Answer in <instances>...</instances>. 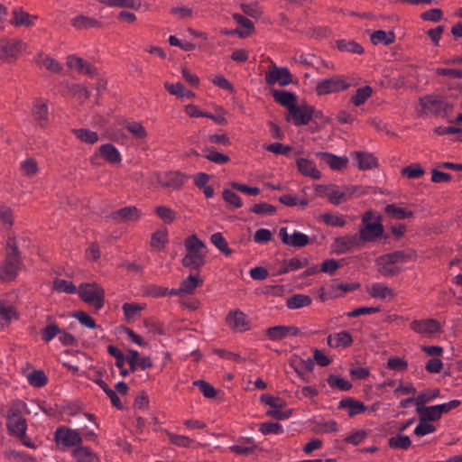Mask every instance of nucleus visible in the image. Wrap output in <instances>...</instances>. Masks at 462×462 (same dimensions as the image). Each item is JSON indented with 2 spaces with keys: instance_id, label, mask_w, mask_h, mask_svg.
<instances>
[{
  "instance_id": "c9c22d12",
  "label": "nucleus",
  "mask_w": 462,
  "mask_h": 462,
  "mask_svg": "<svg viewBox=\"0 0 462 462\" xmlns=\"http://www.w3.org/2000/svg\"><path fill=\"white\" fill-rule=\"evenodd\" d=\"M384 213L392 218L394 219H405L413 217V212L411 210H406L405 208L397 207L394 204H388L384 208Z\"/></svg>"
},
{
  "instance_id": "f257e3e1",
  "label": "nucleus",
  "mask_w": 462,
  "mask_h": 462,
  "mask_svg": "<svg viewBox=\"0 0 462 462\" xmlns=\"http://www.w3.org/2000/svg\"><path fill=\"white\" fill-rule=\"evenodd\" d=\"M23 267L21 252L14 236H8L5 246V258L0 264V280L10 282L16 278Z\"/></svg>"
},
{
  "instance_id": "2eb2a0df",
  "label": "nucleus",
  "mask_w": 462,
  "mask_h": 462,
  "mask_svg": "<svg viewBox=\"0 0 462 462\" xmlns=\"http://www.w3.org/2000/svg\"><path fill=\"white\" fill-rule=\"evenodd\" d=\"M187 177L180 171H168L157 177L158 183L166 189H180Z\"/></svg>"
},
{
  "instance_id": "ddd939ff",
  "label": "nucleus",
  "mask_w": 462,
  "mask_h": 462,
  "mask_svg": "<svg viewBox=\"0 0 462 462\" xmlns=\"http://www.w3.org/2000/svg\"><path fill=\"white\" fill-rule=\"evenodd\" d=\"M140 217V211L134 206H129L116 210L106 217L107 220L115 224L135 221Z\"/></svg>"
},
{
  "instance_id": "f3484780",
  "label": "nucleus",
  "mask_w": 462,
  "mask_h": 462,
  "mask_svg": "<svg viewBox=\"0 0 462 462\" xmlns=\"http://www.w3.org/2000/svg\"><path fill=\"white\" fill-rule=\"evenodd\" d=\"M453 406H417L420 420L427 422L440 419L443 413H447Z\"/></svg>"
},
{
  "instance_id": "603ef678",
  "label": "nucleus",
  "mask_w": 462,
  "mask_h": 462,
  "mask_svg": "<svg viewBox=\"0 0 462 462\" xmlns=\"http://www.w3.org/2000/svg\"><path fill=\"white\" fill-rule=\"evenodd\" d=\"M256 448V444L251 439H248L244 443L231 446L229 449L238 455H247Z\"/></svg>"
},
{
  "instance_id": "3c124183",
  "label": "nucleus",
  "mask_w": 462,
  "mask_h": 462,
  "mask_svg": "<svg viewBox=\"0 0 462 462\" xmlns=\"http://www.w3.org/2000/svg\"><path fill=\"white\" fill-rule=\"evenodd\" d=\"M145 305L139 303H125L122 306L126 320H131L140 314L144 310Z\"/></svg>"
},
{
  "instance_id": "a878e982",
  "label": "nucleus",
  "mask_w": 462,
  "mask_h": 462,
  "mask_svg": "<svg viewBox=\"0 0 462 462\" xmlns=\"http://www.w3.org/2000/svg\"><path fill=\"white\" fill-rule=\"evenodd\" d=\"M70 24L77 30H88L92 28H101L103 23L89 16L78 15L71 19Z\"/></svg>"
},
{
  "instance_id": "774afa93",
  "label": "nucleus",
  "mask_w": 462,
  "mask_h": 462,
  "mask_svg": "<svg viewBox=\"0 0 462 462\" xmlns=\"http://www.w3.org/2000/svg\"><path fill=\"white\" fill-rule=\"evenodd\" d=\"M59 333H60V328L56 324H50L42 329V339L48 343L59 335Z\"/></svg>"
},
{
  "instance_id": "de8ad7c7",
  "label": "nucleus",
  "mask_w": 462,
  "mask_h": 462,
  "mask_svg": "<svg viewBox=\"0 0 462 462\" xmlns=\"http://www.w3.org/2000/svg\"><path fill=\"white\" fill-rule=\"evenodd\" d=\"M327 382L328 385L333 389L348 391L352 388V383L349 381L335 374L328 375Z\"/></svg>"
},
{
  "instance_id": "6ab92c4d",
  "label": "nucleus",
  "mask_w": 462,
  "mask_h": 462,
  "mask_svg": "<svg viewBox=\"0 0 462 462\" xmlns=\"http://www.w3.org/2000/svg\"><path fill=\"white\" fill-rule=\"evenodd\" d=\"M440 324L434 319H426L420 320H413L411 323V328L419 334L430 336L440 330Z\"/></svg>"
},
{
  "instance_id": "7c9ffc66",
  "label": "nucleus",
  "mask_w": 462,
  "mask_h": 462,
  "mask_svg": "<svg viewBox=\"0 0 462 462\" xmlns=\"http://www.w3.org/2000/svg\"><path fill=\"white\" fill-rule=\"evenodd\" d=\"M353 155L356 156L358 162V168L360 170L365 171L376 168L378 166L377 159L372 153L365 152H355Z\"/></svg>"
},
{
  "instance_id": "423d86ee",
  "label": "nucleus",
  "mask_w": 462,
  "mask_h": 462,
  "mask_svg": "<svg viewBox=\"0 0 462 462\" xmlns=\"http://www.w3.org/2000/svg\"><path fill=\"white\" fill-rule=\"evenodd\" d=\"M24 49L25 44L20 39L2 38L0 39V60L3 62L12 63L18 59Z\"/></svg>"
},
{
  "instance_id": "7ed1b4c3",
  "label": "nucleus",
  "mask_w": 462,
  "mask_h": 462,
  "mask_svg": "<svg viewBox=\"0 0 462 462\" xmlns=\"http://www.w3.org/2000/svg\"><path fill=\"white\" fill-rule=\"evenodd\" d=\"M420 105L423 115H433L442 118L450 119L454 106L445 97L438 95H427L420 97Z\"/></svg>"
},
{
  "instance_id": "49530a36",
  "label": "nucleus",
  "mask_w": 462,
  "mask_h": 462,
  "mask_svg": "<svg viewBox=\"0 0 462 462\" xmlns=\"http://www.w3.org/2000/svg\"><path fill=\"white\" fill-rule=\"evenodd\" d=\"M337 47L341 51H347L356 54H362L364 48L354 41L338 40L337 42Z\"/></svg>"
},
{
  "instance_id": "4468645a",
  "label": "nucleus",
  "mask_w": 462,
  "mask_h": 462,
  "mask_svg": "<svg viewBox=\"0 0 462 462\" xmlns=\"http://www.w3.org/2000/svg\"><path fill=\"white\" fill-rule=\"evenodd\" d=\"M375 263L378 272L383 277H393L399 274L402 268L393 261L390 254H383L376 258Z\"/></svg>"
},
{
  "instance_id": "5fc2aeb1",
  "label": "nucleus",
  "mask_w": 462,
  "mask_h": 462,
  "mask_svg": "<svg viewBox=\"0 0 462 462\" xmlns=\"http://www.w3.org/2000/svg\"><path fill=\"white\" fill-rule=\"evenodd\" d=\"M27 380L34 387H42L47 383V376L42 370H34L27 375Z\"/></svg>"
},
{
  "instance_id": "a211bd4d",
  "label": "nucleus",
  "mask_w": 462,
  "mask_h": 462,
  "mask_svg": "<svg viewBox=\"0 0 462 462\" xmlns=\"http://www.w3.org/2000/svg\"><path fill=\"white\" fill-rule=\"evenodd\" d=\"M66 64L68 67L76 69L79 73L83 75L94 77L97 74V69L94 65L75 55L68 56Z\"/></svg>"
},
{
  "instance_id": "4be33fe9",
  "label": "nucleus",
  "mask_w": 462,
  "mask_h": 462,
  "mask_svg": "<svg viewBox=\"0 0 462 462\" xmlns=\"http://www.w3.org/2000/svg\"><path fill=\"white\" fill-rule=\"evenodd\" d=\"M99 155L108 163L120 164L122 156L118 149L112 143H105L98 148Z\"/></svg>"
},
{
  "instance_id": "6e6552de",
  "label": "nucleus",
  "mask_w": 462,
  "mask_h": 462,
  "mask_svg": "<svg viewBox=\"0 0 462 462\" xmlns=\"http://www.w3.org/2000/svg\"><path fill=\"white\" fill-rule=\"evenodd\" d=\"M364 245L358 234H348L337 236L334 239L331 248L337 254H349L355 249L362 248Z\"/></svg>"
},
{
  "instance_id": "9d476101",
  "label": "nucleus",
  "mask_w": 462,
  "mask_h": 462,
  "mask_svg": "<svg viewBox=\"0 0 462 462\" xmlns=\"http://www.w3.org/2000/svg\"><path fill=\"white\" fill-rule=\"evenodd\" d=\"M315 109L312 106L304 104L297 106V104L289 111L286 117L287 121L292 120L297 126L308 125L314 116Z\"/></svg>"
},
{
  "instance_id": "dca6fc26",
  "label": "nucleus",
  "mask_w": 462,
  "mask_h": 462,
  "mask_svg": "<svg viewBox=\"0 0 462 462\" xmlns=\"http://www.w3.org/2000/svg\"><path fill=\"white\" fill-rule=\"evenodd\" d=\"M55 440L59 445L69 448L79 446L82 442V438L77 430L60 428L55 432Z\"/></svg>"
},
{
  "instance_id": "e2e57ef3",
  "label": "nucleus",
  "mask_w": 462,
  "mask_h": 462,
  "mask_svg": "<svg viewBox=\"0 0 462 462\" xmlns=\"http://www.w3.org/2000/svg\"><path fill=\"white\" fill-rule=\"evenodd\" d=\"M167 436L171 441V443L181 447V448H189L193 443L192 439L184 435H179L171 432H168Z\"/></svg>"
},
{
  "instance_id": "1a4fd4ad",
  "label": "nucleus",
  "mask_w": 462,
  "mask_h": 462,
  "mask_svg": "<svg viewBox=\"0 0 462 462\" xmlns=\"http://www.w3.org/2000/svg\"><path fill=\"white\" fill-rule=\"evenodd\" d=\"M264 79L270 86L278 83L281 87H285L293 83V76L288 68L277 67L273 63L269 67V70L265 74Z\"/></svg>"
},
{
  "instance_id": "69168bd1",
  "label": "nucleus",
  "mask_w": 462,
  "mask_h": 462,
  "mask_svg": "<svg viewBox=\"0 0 462 462\" xmlns=\"http://www.w3.org/2000/svg\"><path fill=\"white\" fill-rule=\"evenodd\" d=\"M125 129L136 138L143 139L147 136L145 128L139 122L127 123Z\"/></svg>"
},
{
  "instance_id": "58836bf2",
  "label": "nucleus",
  "mask_w": 462,
  "mask_h": 462,
  "mask_svg": "<svg viewBox=\"0 0 462 462\" xmlns=\"http://www.w3.org/2000/svg\"><path fill=\"white\" fill-rule=\"evenodd\" d=\"M75 136L83 143L94 144L97 143L99 137L97 132L87 128L72 129Z\"/></svg>"
},
{
  "instance_id": "6e6d98bb",
  "label": "nucleus",
  "mask_w": 462,
  "mask_h": 462,
  "mask_svg": "<svg viewBox=\"0 0 462 462\" xmlns=\"http://www.w3.org/2000/svg\"><path fill=\"white\" fill-rule=\"evenodd\" d=\"M53 289L58 292H66L73 294L78 291L77 287L69 281L56 279L53 282Z\"/></svg>"
},
{
  "instance_id": "09e8293b",
  "label": "nucleus",
  "mask_w": 462,
  "mask_h": 462,
  "mask_svg": "<svg viewBox=\"0 0 462 462\" xmlns=\"http://www.w3.org/2000/svg\"><path fill=\"white\" fill-rule=\"evenodd\" d=\"M211 243L225 255H230L232 250L229 248L226 238L221 233H215L210 237Z\"/></svg>"
},
{
  "instance_id": "0eeeda50",
  "label": "nucleus",
  "mask_w": 462,
  "mask_h": 462,
  "mask_svg": "<svg viewBox=\"0 0 462 462\" xmlns=\"http://www.w3.org/2000/svg\"><path fill=\"white\" fill-rule=\"evenodd\" d=\"M350 86L351 84L343 76L334 75L319 81L315 90L319 96H324L346 90Z\"/></svg>"
},
{
  "instance_id": "aec40b11",
  "label": "nucleus",
  "mask_w": 462,
  "mask_h": 462,
  "mask_svg": "<svg viewBox=\"0 0 462 462\" xmlns=\"http://www.w3.org/2000/svg\"><path fill=\"white\" fill-rule=\"evenodd\" d=\"M7 428L11 434L23 439L25 436L27 425L21 415L13 412L8 415Z\"/></svg>"
},
{
  "instance_id": "a19ab883",
  "label": "nucleus",
  "mask_w": 462,
  "mask_h": 462,
  "mask_svg": "<svg viewBox=\"0 0 462 462\" xmlns=\"http://www.w3.org/2000/svg\"><path fill=\"white\" fill-rule=\"evenodd\" d=\"M292 412L293 410L287 408V406H270L266 414L278 420H283L289 419Z\"/></svg>"
},
{
  "instance_id": "20e7f679",
  "label": "nucleus",
  "mask_w": 462,
  "mask_h": 462,
  "mask_svg": "<svg viewBox=\"0 0 462 462\" xmlns=\"http://www.w3.org/2000/svg\"><path fill=\"white\" fill-rule=\"evenodd\" d=\"M383 226L382 224V216L374 217L373 211H366L362 217V225L359 228L358 236L364 245L366 242H374L376 238L383 236Z\"/></svg>"
},
{
  "instance_id": "0e129e2a",
  "label": "nucleus",
  "mask_w": 462,
  "mask_h": 462,
  "mask_svg": "<svg viewBox=\"0 0 462 462\" xmlns=\"http://www.w3.org/2000/svg\"><path fill=\"white\" fill-rule=\"evenodd\" d=\"M160 218L166 224H171L176 217V213L171 208L165 206H159L155 209Z\"/></svg>"
},
{
  "instance_id": "052dcab7",
  "label": "nucleus",
  "mask_w": 462,
  "mask_h": 462,
  "mask_svg": "<svg viewBox=\"0 0 462 462\" xmlns=\"http://www.w3.org/2000/svg\"><path fill=\"white\" fill-rule=\"evenodd\" d=\"M168 242L166 231H157L152 235L151 246L162 250Z\"/></svg>"
},
{
  "instance_id": "5701e85b",
  "label": "nucleus",
  "mask_w": 462,
  "mask_h": 462,
  "mask_svg": "<svg viewBox=\"0 0 462 462\" xmlns=\"http://www.w3.org/2000/svg\"><path fill=\"white\" fill-rule=\"evenodd\" d=\"M273 97L274 101L286 107L290 111L297 104V96L286 90L273 89Z\"/></svg>"
},
{
  "instance_id": "f8f14e48",
  "label": "nucleus",
  "mask_w": 462,
  "mask_h": 462,
  "mask_svg": "<svg viewBox=\"0 0 462 462\" xmlns=\"http://www.w3.org/2000/svg\"><path fill=\"white\" fill-rule=\"evenodd\" d=\"M279 236L284 245L292 247L301 248L310 243V238L307 235L297 230H293L291 234H289L287 227H282L280 229Z\"/></svg>"
},
{
  "instance_id": "864d4df0",
  "label": "nucleus",
  "mask_w": 462,
  "mask_h": 462,
  "mask_svg": "<svg viewBox=\"0 0 462 462\" xmlns=\"http://www.w3.org/2000/svg\"><path fill=\"white\" fill-rule=\"evenodd\" d=\"M439 393L440 391L438 388L424 390L416 396V404H426L427 402L435 400Z\"/></svg>"
},
{
  "instance_id": "13d9d810",
  "label": "nucleus",
  "mask_w": 462,
  "mask_h": 462,
  "mask_svg": "<svg viewBox=\"0 0 462 462\" xmlns=\"http://www.w3.org/2000/svg\"><path fill=\"white\" fill-rule=\"evenodd\" d=\"M223 199L225 202H226L229 206L233 207L234 208H239L242 207V200L241 198L233 190L225 189L223 190Z\"/></svg>"
},
{
  "instance_id": "a18cd8bd",
  "label": "nucleus",
  "mask_w": 462,
  "mask_h": 462,
  "mask_svg": "<svg viewBox=\"0 0 462 462\" xmlns=\"http://www.w3.org/2000/svg\"><path fill=\"white\" fill-rule=\"evenodd\" d=\"M14 318H16L14 309L11 306H5L0 303V329L7 327Z\"/></svg>"
},
{
  "instance_id": "4c0bfd02",
  "label": "nucleus",
  "mask_w": 462,
  "mask_h": 462,
  "mask_svg": "<svg viewBox=\"0 0 462 462\" xmlns=\"http://www.w3.org/2000/svg\"><path fill=\"white\" fill-rule=\"evenodd\" d=\"M36 62L40 65H43L48 70L53 73H60L62 70V66L57 60L46 56L43 53L37 55Z\"/></svg>"
},
{
  "instance_id": "bb28decb",
  "label": "nucleus",
  "mask_w": 462,
  "mask_h": 462,
  "mask_svg": "<svg viewBox=\"0 0 462 462\" xmlns=\"http://www.w3.org/2000/svg\"><path fill=\"white\" fill-rule=\"evenodd\" d=\"M32 114L34 121L38 123L41 127H45L48 124V106L46 102L37 100L32 109Z\"/></svg>"
},
{
  "instance_id": "412c9836",
  "label": "nucleus",
  "mask_w": 462,
  "mask_h": 462,
  "mask_svg": "<svg viewBox=\"0 0 462 462\" xmlns=\"http://www.w3.org/2000/svg\"><path fill=\"white\" fill-rule=\"evenodd\" d=\"M316 156L328 164L333 171H341L346 168L348 163V159L346 157L337 156L327 152H319L316 153Z\"/></svg>"
},
{
  "instance_id": "9b49d317",
  "label": "nucleus",
  "mask_w": 462,
  "mask_h": 462,
  "mask_svg": "<svg viewBox=\"0 0 462 462\" xmlns=\"http://www.w3.org/2000/svg\"><path fill=\"white\" fill-rule=\"evenodd\" d=\"M226 323L235 332H245L250 329L247 316L239 310H231L226 317Z\"/></svg>"
},
{
  "instance_id": "bf43d9fd",
  "label": "nucleus",
  "mask_w": 462,
  "mask_h": 462,
  "mask_svg": "<svg viewBox=\"0 0 462 462\" xmlns=\"http://www.w3.org/2000/svg\"><path fill=\"white\" fill-rule=\"evenodd\" d=\"M250 211L262 216H271L273 215L276 212V208L271 204H268L266 202H262L258 204H254L251 208Z\"/></svg>"
},
{
  "instance_id": "37998d69",
  "label": "nucleus",
  "mask_w": 462,
  "mask_h": 462,
  "mask_svg": "<svg viewBox=\"0 0 462 462\" xmlns=\"http://www.w3.org/2000/svg\"><path fill=\"white\" fill-rule=\"evenodd\" d=\"M388 445L391 448H399V449H408L411 441L408 436L402 434H397L393 437H391L388 439Z\"/></svg>"
},
{
  "instance_id": "4d7b16f0",
  "label": "nucleus",
  "mask_w": 462,
  "mask_h": 462,
  "mask_svg": "<svg viewBox=\"0 0 462 462\" xmlns=\"http://www.w3.org/2000/svg\"><path fill=\"white\" fill-rule=\"evenodd\" d=\"M194 386L198 387L199 392L208 399H212L217 396V391L208 382L203 380H198L193 383Z\"/></svg>"
},
{
  "instance_id": "c03bdc74",
  "label": "nucleus",
  "mask_w": 462,
  "mask_h": 462,
  "mask_svg": "<svg viewBox=\"0 0 462 462\" xmlns=\"http://www.w3.org/2000/svg\"><path fill=\"white\" fill-rule=\"evenodd\" d=\"M205 158L217 164H226L230 161L228 155L217 152L213 147L204 149Z\"/></svg>"
},
{
  "instance_id": "c85d7f7f",
  "label": "nucleus",
  "mask_w": 462,
  "mask_h": 462,
  "mask_svg": "<svg viewBox=\"0 0 462 462\" xmlns=\"http://www.w3.org/2000/svg\"><path fill=\"white\" fill-rule=\"evenodd\" d=\"M354 189H355L353 187H344L343 190L339 191L335 189V186L330 185L329 190L327 192V197L330 203L339 205L353 194Z\"/></svg>"
},
{
  "instance_id": "e433bc0d",
  "label": "nucleus",
  "mask_w": 462,
  "mask_h": 462,
  "mask_svg": "<svg viewBox=\"0 0 462 462\" xmlns=\"http://www.w3.org/2000/svg\"><path fill=\"white\" fill-rule=\"evenodd\" d=\"M108 7L128 8L138 10L141 7V2L138 0H97Z\"/></svg>"
},
{
  "instance_id": "72a5a7b5",
  "label": "nucleus",
  "mask_w": 462,
  "mask_h": 462,
  "mask_svg": "<svg viewBox=\"0 0 462 462\" xmlns=\"http://www.w3.org/2000/svg\"><path fill=\"white\" fill-rule=\"evenodd\" d=\"M312 302L311 298L305 294H294L286 300V306L290 310H296L310 306Z\"/></svg>"
},
{
  "instance_id": "39448f33",
  "label": "nucleus",
  "mask_w": 462,
  "mask_h": 462,
  "mask_svg": "<svg viewBox=\"0 0 462 462\" xmlns=\"http://www.w3.org/2000/svg\"><path fill=\"white\" fill-rule=\"evenodd\" d=\"M80 299L93 306L96 310H101L105 305V291L97 283H81L78 290Z\"/></svg>"
},
{
  "instance_id": "b1692460",
  "label": "nucleus",
  "mask_w": 462,
  "mask_h": 462,
  "mask_svg": "<svg viewBox=\"0 0 462 462\" xmlns=\"http://www.w3.org/2000/svg\"><path fill=\"white\" fill-rule=\"evenodd\" d=\"M328 345L330 347H347L353 343V337L348 331H340L336 334H331L327 338Z\"/></svg>"
},
{
  "instance_id": "f03ea898",
  "label": "nucleus",
  "mask_w": 462,
  "mask_h": 462,
  "mask_svg": "<svg viewBox=\"0 0 462 462\" xmlns=\"http://www.w3.org/2000/svg\"><path fill=\"white\" fill-rule=\"evenodd\" d=\"M186 254L181 260L184 267L192 271H198L206 263V245L198 238L196 235H191L184 240Z\"/></svg>"
},
{
  "instance_id": "680f3d73",
  "label": "nucleus",
  "mask_w": 462,
  "mask_h": 462,
  "mask_svg": "<svg viewBox=\"0 0 462 462\" xmlns=\"http://www.w3.org/2000/svg\"><path fill=\"white\" fill-rule=\"evenodd\" d=\"M390 254H391V257L393 258V261H395L397 264L400 263H405L408 261L415 260L416 256H417L416 253L411 250L395 251V252L390 253Z\"/></svg>"
},
{
  "instance_id": "f704fd0d",
  "label": "nucleus",
  "mask_w": 462,
  "mask_h": 462,
  "mask_svg": "<svg viewBox=\"0 0 462 462\" xmlns=\"http://www.w3.org/2000/svg\"><path fill=\"white\" fill-rule=\"evenodd\" d=\"M395 41V34L393 31H383L378 30L374 31L371 34V42L373 44L377 45L379 43H383V45H389L393 43Z\"/></svg>"
},
{
  "instance_id": "338daca9",
  "label": "nucleus",
  "mask_w": 462,
  "mask_h": 462,
  "mask_svg": "<svg viewBox=\"0 0 462 462\" xmlns=\"http://www.w3.org/2000/svg\"><path fill=\"white\" fill-rule=\"evenodd\" d=\"M72 317L88 328H95L97 327L95 319L83 310L74 311Z\"/></svg>"
},
{
  "instance_id": "79ce46f5",
  "label": "nucleus",
  "mask_w": 462,
  "mask_h": 462,
  "mask_svg": "<svg viewBox=\"0 0 462 462\" xmlns=\"http://www.w3.org/2000/svg\"><path fill=\"white\" fill-rule=\"evenodd\" d=\"M14 18L10 22L14 26H26L31 27L33 25L32 16L23 10H14L13 11Z\"/></svg>"
},
{
  "instance_id": "393cba45",
  "label": "nucleus",
  "mask_w": 462,
  "mask_h": 462,
  "mask_svg": "<svg viewBox=\"0 0 462 462\" xmlns=\"http://www.w3.org/2000/svg\"><path fill=\"white\" fill-rule=\"evenodd\" d=\"M298 171L304 176L310 177L313 180H319L321 178L320 171L316 168L313 162L300 158L296 162Z\"/></svg>"
},
{
  "instance_id": "473e14b6",
  "label": "nucleus",
  "mask_w": 462,
  "mask_h": 462,
  "mask_svg": "<svg viewBox=\"0 0 462 462\" xmlns=\"http://www.w3.org/2000/svg\"><path fill=\"white\" fill-rule=\"evenodd\" d=\"M368 293L373 298H379L381 300H385L387 298H393L394 292L393 291L383 284L374 283L368 289Z\"/></svg>"
},
{
  "instance_id": "8fccbe9b",
  "label": "nucleus",
  "mask_w": 462,
  "mask_h": 462,
  "mask_svg": "<svg viewBox=\"0 0 462 462\" xmlns=\"http://www.w3.org/2000/svg\"><path fill=\"white\" fill-rule=\"evenodd\" d=\"M401 173L408 179H419L425 174L420 163H412L402 169Z\"/></svg>"
},
{
  "instance_id": "2f4dec72",
  "label": "nucleus",
  "mask_w": 462,
  "mask_h": 462,
  "mask_svg": "<svg viewBox=\"0 0 462 462\" xmlns=\"http://www.w3.org/2000/svg\"><path fill=\"white\" fill-rule=\"evenodd\" d=\"M203 284V280L199 277V273L189 274L187 278L180 282V291L184 294H192L195 290Z\"/></svg>"
},
{
  "instance_id": "c756f323",
  "label": "nucleus",
  "mask_w": 462,
  "mask_h": 462,
  "mask_svg": "<svg viewBox=\"0 0 462 462\" xmlns=\"http://www.w3.org/2000/svg\"><path fill=\"white\" fill-rule=\"evenodd\" d=\"M72 455L78 462H100L97 454L88 447H77L73 449Z\"/></svg>"
},
{
  "instance_id": "cd10ccee",
  "label": "nucleus",
  "mask_w": 462,
  "mask_h": 462,
  "mask_svg": "<svg viewBox=\"0 0 462 462\" xmlns=\"http://www.w3.org/2000/svg\"><path fill=\"white\" fill-rule=\"evenodd\" d=\"M187 114L191 117H207L212 119L219 125H226L227 124V120L226 117L220 115H213L208 112H203L199 109V107L195 105H188L185 108Z\"/></svg>"
},
{
  "instance_id": "ea45409f",
  "label": "nucleus",
  "mask_w": 462,
  "mask_h": 462,
  "mask_svg": "<svg viewBox=\"0 0 462 462\" xmlns=\"http://www.w3.org/2000/svg\"><path fill=\"white\" fill-rule=\"evenodd\" d=\"M372 94L373 88L370 86H364L356 91V94L351 97L350 100L356 106H359L365 104L372 97Z\"/></svg>"
}]
</instances>
